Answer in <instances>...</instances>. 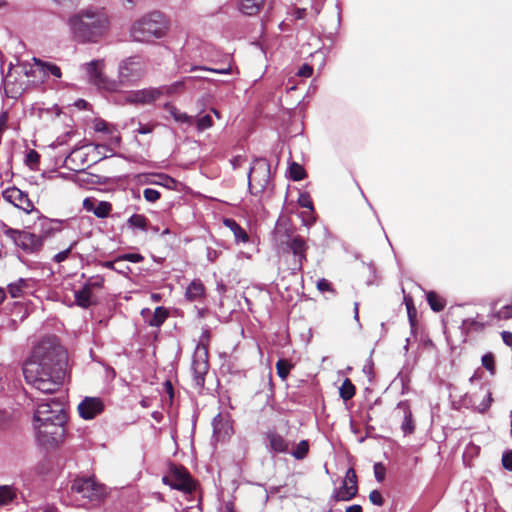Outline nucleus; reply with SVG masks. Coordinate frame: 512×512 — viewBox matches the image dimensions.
<instances>
[{
	"mask_svg": "<svg viewBox=\"0 0 512 512\" xmlns=\"http://www.w3.org/2000/svg\"><path fill=\"white\" fill-rule=\"evenodd\" d=\"M65 359V350L56 337L43 338L24 363L23 374L26 382L42 393L56 392L64 377Z\"/></svg>",
	"mask_w": 512,
	"mask_h": 512,
	"instance_id": "f257e3e1",
	"label": "nucleus"
},
{
	"mask_svg": "<svg viewBox=\"0 0 512 512\" xmlns=\"http://www.w3.org/2000/svg\"><path fill=\"white\" fill-rule=\"evenodd\" d=\"M66 414L62 403L51 401L37 406L33 415L36 442L45 449H54L64 440Z\"/></svg>",
	"mask_w": 512,
	"mask_h": 512,
	"instance_id": "f03ea898",
	"label": "nucleus"
},
{
	"mask_svg": "<svg viewBox=\"0 0 512 512\" xmlns=\"http://www.w3.org/2000/svg\"><path fill=\"white\" fill-rule=\"evenodd\" d=\"M69 35L78 44L99 43L110 29L109 16L103 8L89 6L66 19Z\"/></svg>",
	"mask_w": 512,
	"mask_h": 512,
	"instance_id": "7ed1b4c3",
	"label": "nucleus"
},
{
	"mask_svg": "<svg viewBox=\"0 0 512 512\" xmlns=\"http://www.w3.org/2000/svg\"><path fill=\"white\" fill-rule=\"evenodd\" d=\"M275 234L279 239L284 253H292L293 273L301 272L304 262L307 261V251L309 245L306 239L295 234L293 229L287 223H280L275 229Z\"/></svg>",
	"mask_w": 512,
	"mask_h": 512,
	"instance_id": "20e7f679",
	"label": "nucleus"
},
{
	"mask_svg": "<svg viewBox=\"0 0 512 512\" xmlns=\"http://www.w3.org/2000/svg\"><path fill=\"white\" fill-rule=\"evenodd\" d=\"M167 31V21L160 12L149 13L137 20L131 27V36L135 41L148 42L161 38Z\"/></svg>",
	"mask_w": 512,
	"mask_h": 512,
	"instance_id": "39448f33",
	"label": "nucleus"
},
{
	"mask_svg": "<svg viewBox=\"0 0 512 512\" xmlns=\"http://www.w3.org/2000/svg\"><path fill=\"white\" fill-rule=\"evenodd\" d=\"M0 229L16 247L27 254L37 253L43 247V236H38V234L27 230L13 229L4 222L0 223Z\"/></svg>",
	"mask_w": 512,
	"mask_h": 512,
	"instance_id": "423d86ee",
	"label": "nucleus"
},
{
	"mask_svg": "<svg viewBox=\"0 0 512 512\" xmlns=\"http://www.w3.org/2000/svg\"><path fill=\"white\" fill-rule=\"evenodd\" d=\"M147 65L141 56L125 58L118 66V88L120 85H132L138 82L146 73Z\"/></svg>",
	"mask_w": 512,
	"mask_h": 512,
	"instance_id": "0eeeda50",
	"label": "nucleus"
},
{
	"mask_svg": "<svg viewBox=\"0 0 512 512\" xmlns=\"http://www.w3.org/2000/svg\"><path fill=\"white\" fill-rule=\"evenodd\" d=\"M270 182V164L265 158L255 159L248 174L249 191L254 196H260Z\"/></svg>",
	"mask_w": 512,
	"mask_h": 512,
	"instance_id": "6e6552de",
	"label": "nucleus"
},
{
	"mask_svg": "<svg viewBox=\"0 0 512 512\" xmlns=\"http://www.w3.org/2000/svg\"><path fill=\"white\" fill-rule=\"evenodd\" d=\"M181 86V82H176L169 86H161L158 88H145L141 90L131 91L125 96V103L136 105H148L158 100L161 96L171 95L175 93L179 90Z\"/></svg>",
	"mask_w": 512,
	"mask_h": 512,
	"instance_id": "1a4fd4ad",
	"label": "nucleus"
},
{
	"mask_svg": "<svg viewBox=\"0 0 512 512\" xmlns=\"http://www.w3.org/2000/svg\"><path fill=\"white\" fill-rule=\"evenodd\" d=\"M104 67V60H92L91 62L83 64L81 69L85 73L87 81L98 89L117 91L118 83L104 75Z\"/></svg>",
	"mask_w": 512,
	"mask_h": 512,
	"instance_id": "9d476101",
	"label": "nucleus"
},
{
	"mask_svg": "<svg viewBox=\"0 0 512 512\" xmlns=\"http://www.w3.org/2000/svg\"><path fill=\"white\" fill-rule=\"evenodd\" d=\"M71 491L89 502H99L106 495L105 487L90 477L75 479Z\"/></svg>",
	"mask_w": 512,
	"mask_h": 512,
	"instance_id": "9b49d317",
	"label": "nucleus"
},
{
	"mask_svg": "<svg viewBox=\"0 0 512 512\" xmlns=\"http://www.w3.org/2000/svg\"><path fill=\"white\" fill-rule=\"evenodd\" d=\"M210 339L211 332L208 328H206L203 330L194 352V354L199 357V360H194V380L198 385H203V375L207 373L209 368L208 345Z\"/></svg>",
	"mask_w": 512,
	"mask_h": 512,
	"instance_id": "f8f14e48",
	"label": "nucleus"
},
{
	"mask_svg": "<svg viewBox=\"0 0 512 512\" xmlns=\"http://www.w3.org/2000/svg\"><path fill=\"white\" fill-rule=\"evenodd\" d=\"M204 72L208 73H218V74H229L231 73V67L222 68V69H212L204 66H197L194 65V90L195 89H206L208 91L207 94H205L199 102L203 103L205 106L206 104H209L213 98L212 94V87L216 86V83L213 79L206 76L205 74H202Z\"/></svg>",
	"mask_w": 512,
	"mask_h": 512,
	"instance_id": "ddd939ff",
	"label": "nucleus"
},
{
	"mask_svg": "<svg viewBox=\"0 0 512 512\" xmlns=\"http://www.w3.org/2000/svg\"><path fill=\"white\" fill-rule=\"evenodd\" d=\"M162 480L171 488L182 491L184 494L192 493V479L184 467L172 466Z\"/></svg>",
	"mask_w": 512,
	"mask_h": 512,
	"instance_id": "4468645a",
	"label": "nucleus"
},
{
	"mask_svg": "<svg viewBox=\"0 0 512 512\" xmlns=\"http://www.w3.org/2000/svg\"><path fill=\"white\" fill-rule=\"evenodd\" d=\"M358 494V480L357 474L354 468H349L346 471L345 478L343 480L342 486L339 489L335 490L332 498L337 501H350L355 498Z\"/></svg>",
	"mask_w": 512,
	"mask_h": 512,
	"instance_id": "2eb2a0df",
	"label": "nucleus"
},
{
	"mask_svg": "<svg viewBox=\"0 0 512 512\" xmlns=\"http://www.w3.org/2000/svg\"><path fill=\"white\" fill-rule=\"evenodd\" d=\"M213 433L217 441H226L234 433L233 420L231 416L226 413H218L213 419Z\"/></svg>",
	"mask_w": 512,
	"mask_h": 512,
	"instance_id": "dca6fc26",
	"label": "nucleus"
},
{
	"mask_svg": "<svg viewBox=\"0 0 512 512\" xmlns=\"http://www.w3.org/2000/svg\"><path fill=\"white\" fill-rule=\"evenodd\" d=\"M105 409L104 401L99 397H85L78 405L81 418L91 420L100 415Z\"/></svg>",
	"mask_w": 512,
	"mask_h": 512,
	"instance_id": "f3484780",
	"label": "nucleus"
},
{
	"mask_svg": "<svg viewBox=\"0 0 512 512\" xmlns=\"http://www.w3.org/2000/svg\"><path fill=\"white\" fill-rule=\"evenodd\" d=\"M3 198L15 207L23 210L25 213H31L34 210V204L29 199L28 194L19 188H8L3 192Z\"/></svg>",
	"mask_w": 512,
	"mask_h": 512,
	"instance_id": "a211bd4d",
	"label": "nucleus"
},
{
	"mask_svg": "<svg viewBox=\"0 0 512 512\" xmlns=\"http://www.w3.org/2000/svg\"><path fill=\"white\" fill-rule=\"evenodd\" d=\"M395 416L402 419L401 429L404 435H410L415 431V421L411 406L407 400L400 401L395 408Z\"/></svg>",
	"mask_w": 512,
	"mask_h": 512,
	"instance_id": "6ab92c4d",
	"label": "nucleus"
},
{
	"mask_svg": "<svg viewBox=\"0 0 512 512\" xmlns=\"http://www.w3.org/2000/svg\"><path fill=\"white\" fill-rule=\"evenodd\" d=\"M35 281L33 279L19 278L16 282L7 286L8 293L12 298L24 297L34 288Z\"/></svg>",
	"mask_w": 512,
	"mask_h": 512,
	"instance_id": "aec40b11",
	"label": "nucleus"
},
{
	"mask_svg": "<svg viewBox=\"0 0 512 512\" xmlns=\"http://www.w3.org/2000/svg\"><path fill=\"white\" fill-rule=\"evenodd\" d=\"M270 449L275 453L289 452V442L278 432L270 430L265 434Z\"/></svg>",
	"mask_w": 512,
	"mask_h": 512,
	"instance_id": "412c9836",
	"label": "nucleus"
},
{
	"mask_svg": "<svg viewBox=\"0 0 512 512\" xmlns=\"http://www.w3.org/2000/svg\"><path fill=\"white\" fill-rule=\"evenodd\" d=\"M34 66L37 67L38 71L43 74L44 77H54L56 79H59L62 77L61 69L58 65L44 61L40 58L34 57L32 59Z\"/></svg>",
	"mask_w": 512,
	"mask_h": 512,
	"instance_id": "4be33fe9",
	"label": "nucleus"
},
{
	"mask_svg": "<svg viewBox=\"0 0 512 512\" xmlns=\"http://www.w3.org/2000/svg\"><path fill=\"white\" fill-rule=\"evenodd\" d=\"M223 225L228 227L232 231V233L235 237V241L237 243L246 244L249 242V239H250L249 234L234 219L224 218Z\"/></svg>",
	"mask_w": 512,
	"mask_h": 512,
	"instance_id": "5701e85b",
	"label": "nucleus"
},
{
	"mask_svg": "<svg viewBox=\"0 0 512 512\" xmlns=\"http://www.w3.org/2000/svg\"><path fill=\"white\" fill-rule=\"evenodd\" d=\"M211 113L214 114L218 119L221 118L220 112L215 108H211L210 113L207 114L199 113L196 118L194 117V124L196 126L197 131L203 132L213 126V119Z\"/></svg>",
	"mask_w": 512,
	"mask_h": 512,
	"instance_id": "b1692460",
	"label": "nucleus"
},
{
	"mask_svg": "<svg viewBox=\"0 0 512 512\" xmlns=\"http://www.w3.org/2000/svg\"><path fill=\"white\" fill-rule=\"evenodd\" d=\"M62 221L60 220H52L48 218H43L40 222L41 232L38 236H43V242L48 237L53 236L55 233L61 231Z\"/></svg>",
	"mask_w": 512,
	"mask_h": 512,
	"instance_id": "393cba45",
	"label": "nucleus"
},
{
	"mask_svg": "<svg viewBox=\"0 0 512 512\" xmlns=\"http://www.w3.org/2000/svg\"><path fill=\"white\" fill-rule=\"evenodd\" d=\"M265 0H238L239 10L248 16L259 13L264 5Z\"/></svg>",
	"mask_w": 512,
	"mask_h": 512,
	"instance_id": "a878e982",
	"label": "nucleus"
},
{
	"mask_svg": "<svg viewBox=\"0 0 512 512\" xmlns=\"http://www.w3.org/2000/svg\"><path fill=\"white\" fill-rule=\"evenodd\" d=\"M75 302L79 307L88 308L94 304L93 295L84 285L82 289L74 292Z\"/></svg>",
	"mask_w": 512,
	"mask_h": 512,
	"instance_id": "bb28decb",
	"label": "nucleus"
},
{
	"mask_svg": "<svg viewBox=\"0 0 512 512\" xmlns=\"http://www.w3.org/2000/svg\"><path fill=\"white\" fill-rule=\"evenodd\" d=\"M427 302L430 308L435 312L442 311L446 306V300L434 291L427 293Z\"/></svg>",
	"mask_w": 512,
	"mask_h": 512,
	"instance_id": "cd10ccee",
	"label": "nucleus"
},
{
	"mask_svg": "<svg viewBox=\"0 0 512 512\" xmlns=\"http://www.w3.org/2000/svg\"><path fill=\"white\" fill-rule=\"evenodd\" d=\"M340 397L344 401L352 399L356 394V387L349 378H346L339 388Z\"/></svg>",
	"mask_w": 512,
	"mask_h": 512,
	"instance_id": "c85d7f7f",
	"label": "nucleus"
},
{
	"mask_svg": "<svg viewBox=\"0 0 512 512\" xmlns=\"http://www.w3.org/2000/svg\"><path fill=\"white\" fill-rule=\"evenodd\" d=\"M275 367H276L277 375L282 380H286L290 371L293 369L294 365L287 359H279L276 362Z\"/></svg>",
	"mask_w": 512,
	"mask_h": 512,
	"instance_id": "c756f323",
	"label": "nucleus"
},
{
	"mask_svg": "<svg viewBox=\"0 0 512 512\" xmlns=\"http://www.w3.org/2000/svg\"><path fill=\"white\" fill-rule=\"evenodd\" d=\"M168 316V312L163 307H157L152 315V317L148 320V324L150 326L159 327L163 324Z\"/></svg>",
	"mask_w": 512,
	"mask_h": 512,
	"instance_id": "7c9ffc66",
	"label": "nucleus"
},
{
	"mask_svg": "<svg viewBox=\"0 0 512 512\" xmlns=\"http://www.w3.org/2000/svg\"><path fill=\"white\" fill-rule=\"evenodd\" d=\"M289 176L293 181H301L307 175L304 167L297 162H293L289 166Z\"/></svg>",
	"mask_w": 512,
	"mask_h": 512,
	"instance_id": "2f4dec72",
	"label": "nucleus"
},
{
	"mask_svg": "<svg viewBox=\"0 0 512 512\" xmlns=\"http://www.w3.org/2000/svg\"><path fill=\"white\" fill-rule=\"evenodd\" d=\"M404 303L406 305V309H407V315H408V319H409V322L411 324L412 327H414L416 325V318H417V310L414 306V302H413V299L411 296H405L404 297Z\"/></svg>",
	"mask_w": 512,
	"mask_h": 512,
	"instance_id": "473e14b6",
	"label": "nucleus"
},
{
	"mask_svg": "<svg viewBox=\"0 0 512 512\" xmlns=\"http://www.w3.org/2000/svg\"><path fill=\"white\" fill-rule=\"evenodd\" d=\"M15 498V490L8 485L0 486V505H7Z\"/></svg>",
	"mask_w": 512,
	"mask_h": 512,
	"instance_id": "72a5a7b5",
	"label": "nucleus"
},
{
	"mask_svg": "<svg viewBox=\"0 0 512 512\" xmlns=\"http://www.w3.org/2000/svg\"><path fill=\"white\" fill-rule=\"evenodd\" d=\"M112 210V205L106 201H99L96 204L93 214L98 218H106Z\"/></svg>",
	"mask_w": 512,
	"mask_h": 512,
	"instance_id": "f704fd0d",
	"label": "nucleus"
},
{
	"mask_svg": "<svg viewBox=\"0 0 512 512\" xmlns=\"http://www.w3.org/2000/svg\"><path fill=\"white\" fill-rule=\"evenodd\" d=\"M147 218L141 214H133L128 219V225L133 228H138L141 230H145L147 227Z\"/></svg>",
	"mask_w": 512,
	"mask_h": 512,
	"instance_id": "c9c22d12",
	"label": "nucleus"
},
{
	"mask_svg": "<svg viewBox=\"0 0 512 512\" xmlns=\"http://www.w3.org/2000/svg\"><path fill=\"white\" fill-rule=\"evenodd\" d=\"M309 452V443L307 440L300 441L296 448L291 452L293 457L298 460L304 459Z\"/></svg>",
	"mask_w": 512,
	"mask_h": 512,
	"instance_id": "e433bc0d",
	"label": "nucleus"
},
{
	"mask_svg": "<svg viewBox=\"0 0 512 512\" xmlns=\"http://www.w3.org/2000/svg\"><path fill=\"white\" fill-rule=\"evenodd\" d=\"M104 277L101 276V275H95V276H91L87 279L86 283L84 284V286L86 288H88V290H90L91 292L94 290V289H100L103 287L104 285Z\"/></svg>",
	"mask_w": 512,
	"mask_h": 512,
	"instance_id": "4c0bfd02",
	"label": "nucleus"
},
{
	"mask_svg": "<svg viewBox=\"0 0 512 512\" xmlns=\"http://www.w3.org/2000/svg\"><path fill=\"white\" fill-rule=\"evenodd\" d=\"M493 317L498 320H508L512 318V302L503 306L501 309L494 312Z\"/></svg>",
	"mask_w": 512,
	"mask_h": 512,
	"instance_id": "58836bf2",
	"label": "nucleus"
},
{
	"mask_svg": "<svg viewBox=\"0 0 512 512\" xmlns=\"http://www.w3.org/2000/svg\"><path fill=\"white\" fill-rule=\"evenodd\" d=\"M482 365L492 375L495 374V370H496L495 360H494V355L492 353H487L482 357Z\"/></svg>",
	"mask_w": 512,
	"mask_h": 512,
	"instance_id": "ea45409f",
	"label": "nucleus"
},
{
	"mask_svg": "<svg viewBox=\"0 0 512 512\" xmlns=\"http://www.w3.org/2000/svg\"><path fill=\"white\" fill-rule=\"evenodd\" d=\"M144 260V257L138 253H127L117 257V262L129 261L132 263H139Z\"/></svg>",
	"mask_w": 512,
	"mask_h": 512,
	"instance_id": "a19ab883",
	"label": "nucleus"
},
{
	"mask_svg": "<svg viewBox=\"0 0 512 512\" xmlns=\"http://www.w3.org/2000/svg\"><path fill=\"white\" fill-rule=\"evenodd\" d=\"M374 475L378 482H383L386 476V467L383 463L378 462L374 464Z\"/></svg>",
	"mask_w": 512,
	"mask_h": 512,
	"instance_id": "79ce46f5",
	"label": "nucleus"
},
{
	"mask_svg": "<svg viewBox=\"0 0 512 512\" xmlns=\"http://www.w3.org/2000/svg\"><path fill=\"white\" fill-rule=\"evenodd\" d=\"M143 196L148 202H155L160 198V192L156 189L146 188Z\"/></svg>",
	"mask_w": 512,
	"mask_h": 512,
	"instance_id": "37998d69",
	"label": "nucleus"
},
{
	"mask_svg": "<svg viewBox=\"0 0 512 512\" xmlns=\"http://www.w3.org/2000/svg\"><path fill=\"white\" fill-rule=\"evenodd\" d=\"M369 500L377 506H383L384 504V498L379 490H372L369 493Z\"/></svg>",
	"mask_w": 512,
	"mask_h": 512,
	"instance_id": "c03bdc74",
	"label": "nucleus"
},
{
	"mask_svg": "<svg viewBox=\"0 0 512 512\" xmlns=\"http://www.w3.org/2000/svg\"><path fill=\"white\" fill-rule=\"evenodd\" d=\"M157 124L155 123H139L138 128L135 130L138 134H150L154 131Z\"/></svg>",
	"mask_w": 512,
	"mask_h": 512,
	"instance_id": "a18cd8bd",
	"label": "nucleus"
},
{
	"mask_svg": "<svg viewBox=\"0 0 512 512\" xmlns=\"http://www.w3.org/2000/svg\"><path fill=\"white\" fill-rule=\"evenodd\" d=\"M193 290H194V301H196L197 299L204 298L205 288L201 282L194 280Z\"/></svg>",
	"mask_w": 512,
	"mask_h": 512,
	"instance_id": "49530a36",
	"label": "nucleus"
},
{
	"mask_svg": "<svg viewBox=\"0 0 512 512\" xmlns=\"http://www.w3.org/2000/svg\"><path fill=\"white\" fill-rule=\"evenodd\" d=\"M298 203L301 207L313 210V203L308 193L300 194Z\"/></svg>",
	"mask_w": 512,
	"mask_h": 512,
	"instance_id": "de8ad7c7",
	"label": "nucleus"
},
{
	"mask_svg": "<svg viewBox=\"0 0 512 512\" xmlns=\"http://www.w3.org/2000/svg\"><path fill=\"white\" fill-rule=\"evenodd\" d=\"M317 289L321 292H334L332 284L325 278L317 282Z\"/></svg>",
	"mask_w": 512,
	"mask_h": 512,
	"instance_id": "09e8293b",
	"label": "nucleus"
},
{
	"mask_svg": "<svg viewBox=\"0 0 512 512\" xmlns=\"http://www.w3.org/2000/svg\"><path fill=\"white\" fill-rule=\"evenodd\" d=\"M502 465L505 469L512 471V450L506 451L503 454Z\"/></svg>",
	"mask_w": 512,
	"mask_h": 512,
	"instance_id": "8fccbe9b",
	"label": "nucleus"
},
{
	"mask_svg": "<svg viewBox=\"0 0 512 512\" xmlns=\"http://www.w3.org/2000/svg\"><path fill=\"white\" fill-rule=\"evenodd\" d=\"M492 402H493L492 394L490 391H488L486 399H484L481 402V404L479 405V411L482 413L486 412L490 408Z\"/></svg>",
	"mask_w": 512,
	"mask_h": 512,
	"instance_id": "3c124183",
	"label": "nucleus"
},
{
	"mask_svg": "<svg viewBox=\"0 0 512 512\" xmlns=\"http://www.w3.org/2000/svg\"><path fill=\"white\" fill-rule=\"evenodd\" d=\"M97 200L94 199V198H90V197H87L83 200V208L87 211V212H94L95 210V207H96V204H97Z\"/></svg>",
	"mask_w": 512,
	"mask_h": 512,
	"instance_id": "603ef678",
	"label": "nucleus"
},
{
	"mask_svg": "<svg viewBox=\"0 0 512 512\" xmlns=\"http://www.w3.org/2000/svg\"><path fill=\"white\" fill-rule=\"evenodd\" d=\"M297 74L300 77H306V78L310 77L313 74V67L311 65H309V64H303L300 67V69H299Z\"/></svg>",
	"mask_w": 512,
	"mask_h": 512,
	"instance_id": "864d4df0",
	"label": "nucleus"
},
{
	"mask_svg": "<svg viewBox=\"0 0 512 512\" xmlns=\"http://www.w3.org/2000/svg\"><path fill=\"white\" fill-rule=\"evenodd\" d=\"M168 109L170 110L171 115L174 117L176 121L183 122L188 119V116L186 114L180 113L176 110V108L169 107Z\"/></svg>",
	"mask_w": 512,
	"mask_h": 512,
	"instance_id": "5fc2aeb1",
	"label": "nucleus"
},
{
	"mask_svg": "<svg viewBox=\"0 0 512 512\" xmlns=\"http://www.w3.org/2000/svg\"><path fill=\"white\" fill-rule=\"evenodd\" d=\"M39 159H40V155L34 151V150H31L28 154H27V163L29 165H36L39 163Z\"/></svg>",
	"mask_w": 512,
	"mask_h": 512,
	"instance_id": "6e6d98bb",
	"label": "nucleus"
},
{
	"mask_svg": "<svg viewBox=\"0 0 512 512\" xmlns=\"http://www.w3.org/2000/svg\"><path fill=\"white\" fill-rule=\"evenodd\" d=\"M10 70H11V67L9 68V72L4 77V80H3L4 88H5V91L7 94L10 92H13L12 88H11V86L13 85V81L11 80L12 74H11Z\"/></svg>",
	"mask_w": 512,
	"mask_h": 512,
	"instance_id": "4d7b16f0",
	"label": "nucleus"
},
{
	"mask_svg": "<svg viewBox=\"0 0 512 512\" xmlns=\"http://www.w3.org/2000/svg\"><path fill=\"white\" fill-rule=\"evenodd\" d=\"M71 248L72 247H69L68 249L66 250H63L59 253H57L55 256H54V261L57 262V263H60L64 260H66L71 252Z\"/></svg>",
	"mask_w": 512,
	"mask_h": 512,
	"instance_id": "13d9d810",
	"label": "nucleus"
},
{
	"mask_svg": "<svg viewBox=\"0 0 512 512\" xmlns=\"http://www.w3.org/2000/svg\"><path fill=\"white\" fill-rule=\"evenodd\" d=\"M95 130L98 132H109V125L105 121H98L95 124Z\"/></svg>",
	"mask_w": 512,
	"mask_h": 512,
	"instance_id": "bf43d9fd",
	"label": "nucleus"
},
{
	"mask_svg": "<svg viewBox=\"0 0 512 512\" xmlns=\"http://www.w3.org/2000/svg\"><path fill=\"white\" fill-rule=\"evenodd\" d=\"M501 337H502V340L503 342L507 345V346H512V332H509V331H503L501 333Z\"/></svg>",
	"mask_w": 512,
	"mask_h": 512,
	"instance_id": "052dcab7",
	"label": "nucleus"
},
{
	"mask_svg": "<svg viewBox=\"0 0 512 512\" xmlns=\"http://www.w3.org/2000/svg\"><path fill=\"white\" fill-rule=\"evenodd\" d=\"M79 154V149L78 148H74L71 153L67 156L66 158V162L69 163V162H74L76 157L78 156Z\"/></svg>",
	"mask_w": 512,
	"mask_h": 512,
	"instance_id": "680f3d73",
	"label": "nucleus"
},
{
	"mask_svg": "<svg viewBox=\"0 0 512 512\" xmlns=\"http://www.w3.org/2000/svg\"><path fill=\"white\" fill-rule=\"evenodd\" d=\"M345 512H363L361 505L354 504L346 508Z\"/></svg>",
	"mask_w": 512,
	"mask_h": 512,
	"instance_id": "e2e57ef3",
	"label": "nucleus"
},
{
	"mask_svg": "<svg viewBox=\"0 0 512 512\" xmlns=\"http://www.w3.org/2000/svg\"><path fill=\"white\" fill-rule=\"evenodd\" d=\"M117 258L114 260V261H107L103 264L104 267L106 268H109V269H112V270H115L116 269V266L115 264H117Z\"/></svg>",
	"mask_w": 512,
	"mask_h": 512,
	"instance_id": "0e129e2a",
	"label": "nucleus"
},
{
	"mask_svg": "<svg viewBox=\"0 0 512 512\" xmlns=\"http://www.w3.org/2000/svg\"><path fill=\"white\" fill-rule=\"evenodd\" d=\"M56 3L60 4V5H66V4H72L74 5L76 2H78L79 0H54Z\"/></svg>",
	"mask_w": 512,
	"mask_h": 512,
	"instance_id": "69168bd1",
	"label": "nucleus"
},
{
	"mask_svg": "<svg viewBox=\"0 0 512 512\" xmlns=\"http://www.w3.org/2000/svg\"><path fill=\"white\" fill-rule=\"evenodd\" d=\"M354 319L359 322V303H354Z\"/></svg>",
	"mask_w": 512,
	"mask_h": 512,
	"instance_id": "338daca9",
	"label": "nucleus"
},
{
	"mask_svg": "<svg viewBox=\"0 0 512 512\" xmlns=\"http://www.w3.org/2000/svg\"><path fill=\"white\" fill-rule=\"evenodd\" d=\"M199 315L203 317L209 310L206 307H196Z\"/></svg>",
	"mask_w": 512,
	"mask_h": 512,
	"instance_id": "774afa93",
	"label": "nucleus"
}]
</instances>
